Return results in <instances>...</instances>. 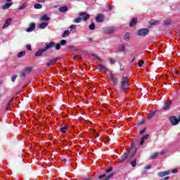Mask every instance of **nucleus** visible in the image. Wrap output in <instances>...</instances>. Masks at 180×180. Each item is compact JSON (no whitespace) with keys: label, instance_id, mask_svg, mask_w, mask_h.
Returning <instances> with one entry per match:
<instances>
[{"label":"nucleus","instance_id":"f257e3e1","mask_svg":"<svg viewBox=\"0 0 180 180\" xmlns=\"http://www.w3.org/2000/svg\"><path fill=\"white\" fill-rule=\"evenodd\" d=\"M127 88H129V78L123 76L121 81V89H122V91H126Z\"/></svg>","mask_w":180,"mask_h":180},{"label":"nucleus","instance_id":"f03ea898","mask_svg":"<svg viewBox=\"0 0 180 180\" xmlns=\"http://www.w3.org/2000/svg\"><path fill=\"white\" fill-rule=\"evenodd\" d=\"M150 32V30L147 28H142L138 30L137 35L140 36L141 37H146L147 34Z\"/></svg>","mask_w":180,"mask_h":180},{"label":"nucleus","instance_id":"7ed1b4c3","mask_svg":"<svg viewBox=\"0 0 180 180\" xmlns=\"http://www.w3.org/2000/svg\"><path fill=\"white\" fill-rule=\"evenodd\" d=\"M79 16L82 17V20H84V22H86L91 18V15L86 12H80Z\"/></svg>","mask_w":180,"mask_h":180},{"label":"nucleus","instance_id":"20e7f679","mask_svg":"<svg viewBox=\"0 0 180 180\" xmlns=\"http://www.w3.org/2000/svg\"><path fill=\"white\" fill-rule=\"evenodd\" d=\"M129 154H130V150H127L124 153V154L120 157L119 161L120 162H124L126 160H127V158L129 157Z\"/></svg>","mask_w":180,"mask_h":180},{"label":"nucleus","instance_id":"39448f33","mask_svg":"<svg viewBox=\"0 0 180 180\" xmlns=\"http://www.w3.org/2000/svg\"><path fill=\"white\" fill-rule=\"evenodd\" d=\"M179 119L176 118L175 116H172L169 117L170 122L173 126H176L180 122V116L179 117Z\"/></svg>","mask_w":180,"mask_h":180},{"label":"nucleus","instance_id":"423d86ee","mask_svg":"<svg viewBox=\"0 0 180 180\" xmlns=\"http://www.w3.org/2000/svg\"><path fill=\"white\" fill-rule=\"evenodd\" d=\"M104 20H105V15L103 14H98L96 17V22H97V23H102V22H103Z\"/></svg>","mask_w":180,"mask_h":180},{"label":"nucleus","instance_id":"0eeeda50","mask_svg":"<svg viewBox=\"0 0 180 180\" xmlns=\"http://www.w3.org/2000/svg\"><path fill=\"white\" fill-rule=\"evenodd\" d=\"M60 57H56L51 60H49L47 63L46 65L47 67H51V65H53V64H56V63H57V61H58V60H60Z\"/></svg>","mask_w":180,"mask_h":180},{"label":"nucleus","instance_id":"6e6552de","mask_svg":"<svg viewBox=\"0 0 180 180\" xmlns=\"http://www.w3.org/2000/svg\"><path fill=\"white\" fill-rule=\"evenodd\" d=\"M34 29H36V24H34V22H31L29 25L28 28L26 30V32H27V33H30V32H33Z\"/></svg>","mask_w":180,"mask_h":180},{"label":"nucleus","instance_id":"1a4fd4ad","mask_svg":"<svg viewBox=\"0 0 180 180\" xmlns=\"http://www.w3.org/2000/svg\"><path fill=\"white\" fill-rule=\"evenodd\" d=\"M171 105H172V101H168L162 109L163 110H168L171 108Z\"/></svg>","mask_w":180,"mask_h":180},{"label":"nucleus","instance_id":"9d476101","mask_svg":"<svg viewBox=\"0 0 180 180\" xmlns=\"http://www.w3.org/2000/svg\"><path fill=\"white\" fill-rule=\"evenodd\" d=\"M148 137H150V135L148 134H146L144 136H143L141 138V141L139 143L140 146H143V144H144V141H146V140H147V139H148Z\"/></svg>","mask_w":180,"mask_h":180},{"label":"nucleus","instance_id":"9b49d317","mask_svg":"<svg viewBox=\"0 0 180 180\" xmlns=\"http://www.w3.org/2000/svg\"><path fill=\"white\" fill-rule=\"evenodd\" d=\"M52 47H56V43L55 42H50L49 44H47L44 49L45 51H47L49 49H52Z\"/></svg>","mask_w":180,"mask_h":180},{"label":"nucleus","instance_id":"f8f14e48","mask_svg":"<svg viewBox=\"0 0 180 180\" xmlns=\"http://www.w3.org/2000/svg\"><path fill=\"white\" fill-rule=\"evenodd\" d=\"M46 51V49L44 48L39 49L38 51L36 52L34 54L35 57H41L43 55L44 52Z\"/></svg>","mask_w":180,"mask_h":180},{"label":"nucleus","instance_id":"ddd939ff","mask_svg":"<svg viewBox=\"0 0 180 180\" xmlns=\"http://www.w3.org/2000/svg\"><path fill=\"white\" fill-rule=\"evenodd\" d=\"M109 78L114 85H116L117 84V79L115 77V75L113 74H110Z\"/></svg>","mask_w":180,"mask_h":180},{"label":"nucleus","instance_id":"4468645a","mask_svg":"<svg viewBox=\"0 0 180 180\" xmlns=\"http://www.w3.org/2000/svg\"><path fill=\"white\" fill-rule=\"evenodd\" d=\"M39 20H41V22H49L50 17H48V15L45 14L39 18Z\"/></svg>","mask_w":180,"mask_h":180},{"label":"nucleus","instance_id":"2eb2a0df","mask_svg":"<svg viewBox=\"0 0 180 180\" xmlns=\"http://www.w3.org/2000/svg\"><path fill=\"white\" fill-rule=\"evenodd\" d=\"M11 23H12V18L6 19L4 25H3V29H5V27H8V26H9Z\"/></svg>","mask_w":180,"mask_h":180},{"label":"nucleus","instance_id":"dca6fc26","mask_svg":"<svg viewBox=\"0 0 180 180\" xmlns=\"http://www.w3.org/2000/svg\"><path fill=\"white\" fill-rule=\"evenodd\" d=\"M98 71H104V72H108V70L103 65H99L98 67Z\"/></svg>","mask_w":180,"mask_h":180},{"label":"nucleus","instance_id":"f3484780","mask_svg":"<svg viewBox=\"0 0 180 180\" xmlns=\"http://www.w3.org/2000/svg\"><path fill=\"white\" fill-rule=\"evenodd\" d=\"M169 174H170L169 171L161 172L158 173V176L160 178H163V176H165V175H169Z\"/></svg>","mask_w":180,"mask_h":180},{"label":"nucleus","instance_id":"a211bd4d","mask_svg":"<svg viewBox=\"0 0 180 180\" xmlns=\"http://www.w3.org/2000/svg\"><path fill=\"white\" fill-rule=\"evenodd\" d=\"M115 32V28L113 27H108L105 30V33L107 34H112V33Z\"/></svg>","mask_w":180,"mask_h":180},{"label":"nucleus","instance_id":"6ab92c4d","mask_svg":"<svg viewBox=\"0 0 180 180\" xmlns=\"http://www.w3.org/2000/svg\"><path fill=\"white\" fill-rule=\"evenodd\" d=\"M47 26H49V22H44L39 24V29H46L47 27Z\"/></svg>","mask_w":180,"mask_h":180},{"label":"nucleus","instance_id":"aec40b11","mask_svg":"<svg viewBox=\"0 0 180 180\" xmlns=\"http://www.w3.org/2000/svg\"><path fill=\"white\" fill-rule=\"evenodd\" d=\"M155 116V111H152L149 113H148V116L146 117V119L150 120L153 119Z\"/></svg>","mask_w":180,"mask_h":180},{"label":"nucleus","instance_id":"412c9836","mask_svg":"<svg viewBox=\"0 0 180 180\" xmlns=\"http://www.w3.org/2000/svg\"><path fill=\"white\" fill-rule=\"evenodd\" d=\"M137 24V18H133L130 22H129V26L130 27H133V26H134L135 25Z\"/></svg>","mask_w":180,"mask_h":180},{"label":"nucleus","instance_id":"4be33fe9","mask_svg":"<svg viewBox=\"0 0 180 180\" xmlns=\"http://www.w3.org/2000/svg\"><path fill=\"white\" fill-rule=\"evenodd\" d=\"M13 3H6L2 6L3 11H5V9H9L11 5H13Z\"/></svg>","mask_w":180,"mask_h":180},{"label":"nucleus","instance_id":"5701e85b","mask_svg":"<svg viewBox=\"0 0 180 180\" xmlns=\"http://www.w3.org/2000/svg\"><path fill=\"white\" fill-rule=\"evenodd\" d=\"M119 51L120 53H124V51H126V46H124V45L121 44L119 46Z\"/></svg>","mask_w":180,"mask_h":180},{"label":"nucleus","instance_id":"b1692460","mask_svg":"<svg viewBox=\"0 0 180 180\" xmlns=\"http://www.w3.org/2000/svg\"><path fill=\"white\" fill-rule=\"evenodd\" d=\"M131 36V34L130 32H127L124 35V40L127 41L129 39H130V37Z\"/></svg>","mask_w":180,"mask_h":180},{"label":"nucleus","instance_id":"393cba45","mask_svg":"<svg viewBox=\"0 0 180 180\" xmlns=\"http://www.w3.org/2000/svg\"><path fill=\"white\" fill-rule=\"evenodd\" d=\"M68 11V7L67 6H62L59 8V12L64 13V12H67Z\"/></svg>","mask_w":180,"mask_h":180},{"label":"nucleus","instance_id":"a878e982","mask_svg":"<svg viewBox=\"0 0 180 180\" xmlns=\"http://www.w3.org/2000/svg\"><path fill=\"white\" fill-rule=\"evenodd\" d=\"M24 71L26 72L27 74H30L33 71V68L27 67L24 69Z\"/></svg>","mask_w":180,"mask_h":180},{"label":"nucleus","instance_id":"bb28decb","mask_svg":"<svg viewBox=\"0 0 180 180\" xmlns=\"http://www.w3.org/2000/svg\"><path fill=\"white\" fill-rule=\"evenodd\" d=\"M70 30H65V31L63 32V35H62V37H63V38H64V37H68V36H70Z\"/></svg>","mask_w":180,"mask_h":180},{"label":"nucleus","instance_id":"cd10ccee","mask_svg":"<svg viewBox=\"0 0 180 180\" xmlns=\"http://www.w3.org/2000/svg\"><path fill=\"white\" fill-rule=\"evenodd\" d=\"M34 9H41L43 8V5L40 4H34Z\"/></svg>","mask_w":180,"mask_h":180},{"label":"nucleus","instance_id":"c85d7f7f","mask_svg":"<svg viewBox=\"0 0 180 180\" xmlns=\"http://www.w3.org/2000/svg\"><path fill=\"white\" fill-rule=\"evenodd\" d=\"M25 54H26V51H22L18 53V58H22V57H23V56H25Z\"/></svg>","mask_w":180,"mask_h":180},{"label":"nucleus","instance_id":"c756f323","mask_svg":"<svg viewBox=\"0 0 180 180\" xmlns=\"http://www.w3.org/2000/svg\"><path fill=\"white\" fill-rule=\"evenodd\" d=\"M81 20H82V18L81 17L76 18L74 19L75 23H81Z\"/></svg>","mask_w":180,"mask_h":180},{"label":"nucleus","instance_id":"7c9ffc66","mask_svg":"<svg viewBox=\"0 0 180 180\" xmlns=\"http://www.w3.org/2000/svg\"><path fill=\"white\" fill-rule=\"evenodd\" d=\"M26 75H27V73L25 72V70H22V72H20V78L23 77H26Z\"/></svg>","mask_w":180,"mask_h":180},{"label":"nucleus","instance_id":"2f4dec72","mask_svg":"<svg viewBox=\"0 0 180 180\" xmlns=\"http://www.w3.org/2000/svg\"><path fill=\"white\" fill-rule=\"evenodd\" d=\"M157 25H160V21L155 20L150 23V26H157Z\"/></svg>","mask_w":180,"mask_h":180},{"label":"nucleus","instance_id":"473e14b6","mask_svg":"<svg viewBox=\"0 0 180 180\" xmlns=\"http://www.w3.org/2000/svg\"><path fill=\"white\" fill-rule=\"evenodd\" d=\"M26 6H27V3H26V2L23 3V4L19 7L20 11H22V9H25V8H26Z\"/></svg>","mask_w":180,"mask_h":180},{"label":"nucleus","instance_id":"72a5a7b5","mask_svg":"<svg viewBox=\"0 0 180 180\" xmlns=\"http://www.w3.org/2000/svg\"><path fill=\"white\" fill-rule=\"evenodd\" d=\"M157 157H158V153H155L150 155V160H155Z\"/></svg>","mask_w":180,"mask_h":180},{"label":"nucleus","instance_id":"f704fd0d","mask_svg":"<svg viewBox=\"0 0 180 180\" xmlns=\"http://www.w3.org/2000/svg\"><path fill=\"white\" fill-rule=\"evenodd\" d=\"M68 129L67 128V126L63 127L60 128V130L61 133H65Z\"/></svg>","mask_w":180,"mask_h":180},{"label":"nucleus","instance_id":"c9c22d12","mask_svg":"<svg viewBox=\"0 0 180 180\" xmlns=\"http://www.w3.org/2000/svg\"><path fill=\"white\" fill-rule=\"evenodd\" d=\"M69 51H75V46H72V45H70L68 47Z\"/></svg>","mask_w":180,"mask_h":180},{"label":"nucleus","instance_id":"e433bc0d","mask_svg":"<svg viewBox=\"0 0 180 180\" xmlns=\"http://www.w3.org/2000/svg\"><path fill=\"white\" fill-rule=\"evenodd\" d=\"M89 30H95V24L92 22L89 26Z\"/></svg>","mask_w":180,"mask_h":180},{"label":"nucleus","instance_id":"4c0bfd02","mask_svg":"<svg viewBox=\"0 0 180 180\" xmlns=\"http://www.w3.org/2000/svg\"><path fill=\"white\" fill-rule=\"evenodd\" d=\"M136 164H137V159H134L132 162H131V165L133 167H136Z\"/></svg>","mask_w":180,"mask_h":180},{"label":"nucleus","instance_id":"58836bf2","mask_svg":"<svg viewBox=\"0 0 180 180\" xmlns=\"http://www.w3.org/2000/svg\"><path fill=\"white\" fill-rule=\"evenodd\" d=\"M60 46H65V44H67V40L65 39H63L60 41L59 44Z\"/></svg>","mask_w":180,"mask_h":180},{"label":"nucleus","instance_id":"ea45409f","mask_svg":"<svg viewBox=\"0 0 180 180\" xmlns=\"http://www.w3.org/2000/svg\"><path fill=\"white\" fill-rule=\"evenodd\" d=\"M70 32H72V30H76V29H77V25H70Z\"/></svg>","mask_w":180,"mask_h":180},{"label":"nucleus","instance_id":"a19ab883","mask_svg":"<svg viewBox=\"0 0 180 180\" xmlns=\"http://www.w3.org/2000/svg\"><path fill=\"white\" fill-rule=\"evenodd\" d=\"M146 123L145 120H141L137 123V126H141L142 124H144Z\"/></svg>","mask_w":180,"mask_h":180},{"label":"nucleus","instance_id":"79ce46f5","mask_svg":"<svg viewBox=\"0 0 180 180\" xmlns=\"http://www.w3.org/2000/svg\"><path fill=\"white\" fill-rule=\"evenodd\" d=\"M143 64H144V60H141L138 63L139 67H143Z\"/></svg>","mask_w":180,"mask_h":180},{"label":"nucleus","instance_id":"37998d69","mask_svg":"<svg viewBox=\"0 0 180 180\" xmlns=\"http://www.w3.org/2000/svg\"><path fill=\"white\" fill-rule=\"evenodd\" d=\"M18 78V75H14L13 77H12V82H15L16 81V79Z\"/></svg>","mask_w":180,"mask_h":180},{"label":"nucleus","instance_id":"c03bdc74","mask_svg":"<svg viewBox=\"0 0 180 180\" xmlns=\"http://www.w3.org/2000/svg\"><path fill=\"white\" fill-rule=\"evenodd\" d=\"M55 47L56 50H60V49H61V45L58 43L55 45Z\"/></svg>","mask_w":180,"mask_h":180},{"label":"nucleus","instance_id":"a18cd8bd","mask_svg":"<svg viewBox=\"0 0 180 180\" xmlns=\"http://www.w3.org/2000/svg\"><path fill=\"white\" fill-rule=\"evenodd\" d=\"M112 169H113V168H112V167L107 169L105 171L106 174H109V172H111V171H112Z\"/></svg>","mask_w":180,"mask_h":180},{"label":"nucleus","instance_id":"49530a36","mask_svg":"<svg viewBox=\"0 0 180 180\" xmlns=\"http://www.w3.org/2000/svg\"><path fill=\"white\" fill-rule=\"evenodd\" d=\"M75 58H77V60H82V57H81V55H76Z\"/></svg>","mask_w":180,"mask_h":180},{"label":"nucleus","instance_id":"de8ad7c7","mask_svg":"<svg viewBox=\"0 0 180 180\" xmlns=\"http://www.w3.org/2000/svg\"><path fill=\"white\" fill-rule=\"evenodd\" d=\"M146 130H147V128H143L142 130L140 131V134H143L145 133Z\"/></svg>","mask_w":180,"mask_h":180},{"label":"nucleus","instance_id":"09e8293b","mask_svg":"<svg viewBox=\"0 0 180 180\" xmlns=\"http://www.w3.org/2000/svg\"><path fill=\"white\" fill-rule=\"evenodd\" d=\"M178 169H174L172 171V174H176V172H178Z\"/></svg>","mask_w":180,"mask_h":180},{"label":"nucleus","instance_id":"8fccbe9b","mask_svg":"<svg viewBox=\"0 0 180 180\" xmlns=\"http://www.w3.org/2000/svg\"><path fill=\"white\" fill-rule=\"evenodd\" d=\"M120 70L123 71V70H124V67L122 65V63H120Z\"/></svg>","mask_w":180,"mask_h":180},{"label":"nucleus","instance_id":"3c124183","mask_svg":"<svg viewBox=\"0 0 180 180\" xmlns=\"http://www.w3.org/2000/svg\"><path fill=\"white\" fill-rule=\"evenodd\" d=\"M110 64H115V63H116V60H115L113 59H110Z\"/></svg>","mask_w":180,"mask_h":180},{"label":"nucleus","instance_id":"603ef678","mask_svg":"<svg viewBox=\"0 0 180 180\" xmlns=\"http://www.w3.org/2000/svg\"><path fill=\"white\" fill-rule=\"evenodd\" d=\"M26 47H27V50H30V51L32 50V46H30V45H27Z\"/></svg>","mask_w":180,"mask_h":180},{"label":"nucleus","instance_id":"864d4df0","mask_svg":"<svg viewBox=\"0 0 180 180\" xmlns=\"http://www.w3.org/2000/svg\"><path fill=\"white\" fill-rule=\"evenodd\" d=\"M151 168V166L148 165V166H145L144 169H150Z\"/></svg>","mask_w":180,"mask_h":180},{"label":"nucleus","instance_id":"5fc2aeb1","mask_svg":"<svg viewBox=\"0 0 180 180\" xmlns=\"http://www.w3.org/2000/svg\"><path fill=\"white\" fill-rule=\"evenodd\" d=\"M95 57H96V58H98V61L102 62V59H101V58H99V56H95Z\"/></svg>","mask_w":180,"mask_h":180},{"label":"nucleus","instance_id":"6e6d98bb","mask_svg":"<svg viewBox=\"0 0 180 180\" xmlns=\"http://www.w3.org/2000/svg\"><path fill=\"white\" fill-rule=\"evenodd\" d=\"M37 2H40L41 4H43V2H46V0H37Z\"/></svg>","mask_w":180,"mask_h":180},{"label":"nucleus","instance_id":"4d7b16f0","mask_svg":"<svg viewBox=\"0 0 180 180\" xmlns=\"http://www.w3.org/2000/svg\"><path fill=\"white\" fill-rule=\"evenodd\" d=\"M135 155H136V150L131 155V158L134 157Z\"/></svg>","mask_w":180,"mask_h":180},{"label":"nucleus","instance_id":"13d9d810","mask_svg":"<svg viewBox=\"0 0 180 180\" xmlns=\"http://www.w3.org/2000/svg\"><path fill=\"white\" fill-rule=\"evenodd\" d=\"M11 105H12V101H8V106H11Z\"/></svg>","mask_w":180,"mask_h":180},{"label":"nucleus","instance_id":"bf43d9fd","mask_svg":"<svg viewBox=\"0 0 180 180\" xmlns=\"http://www.w3.org/2000/svg\"><path fill=\"white\" fill-rule=\"evenodd\" d=\"M87 39L89 40V41H92V40H94V39H92V37H88Z\"/></svg>","mask_w":180,"mask_h":180},{"label":"nucleus","instance_id":"052dcab7","mask_svg":"<svg viewBox=\"0 0 180 180\" xmlns=\"http://www.w3.org/2000/svg\"><path fill=\"white\" fill-rule=\"evenodd\" d=\"M108 9H109V11H112V5L108 6Z\"/></svg>","mask_w":180,"mask_h":180},{"label":"nucleus","instance_id":"680f3d73","mask_svg":"<svg viewBox=\"0 0 180 180\" xmlns=\"http://www.w3.org/2000/svg\"><path fill=\"white\" fill-rule=\"evenodd\" d=\"M134 144H135L134 142L131 143V146L130 149H131L132 147H134Z\"/></svg>","mask_w":180,"mask_h":180},{"label":"nucleus","instance_id":"e2e57ef3","mask_svg":"<svg viewBox=\"0 0 180 180\" xmlns=\"http://www.w3.org/2000/svg\"><path fill=\"white\" fill-rule=\"evenodd\" d=\"M168 179H169V176L165 177V180H168Z\"/></svg>","mask_w":180,"mask_h":180},{"label":"nucleus","instance_id":"0e129e2a","mask_svg":"<svg viewBox=\"0 0 180 180\" xmlns=\"http://www.w3.org/2000/svg\"><path fill=\"white\" fill-rule=\"evenodd\" d=\"M62 161H64V162H67V159H63Z\"/></svg>","mask_w":180,"mask_h":180},{"label":"nucleus","instance_id":"69168bd1","mask_svg":"<svg viewBox=\"0 0 180 180\" xmlns=\"http://www.w3.org/2000/svg\"><path fill=\"white\" fill-rule=\"evenodd\" d=\"M6 2H12V0H6Z\"/></svg>","mask_w":180,"mask_h":180},{"label":"nucleus","instance_id":"338daca9","mask_svg":"<svg viewBox=\"0 0 180 180\" xmlns=\"http://www.w3.org/2000/svg\"><path fill=\"white\" fill-rule=\"evenodd\" d=\"M95 137H99V134H97V135Z\"/></svg>","mask_w":180,"mask_h":180},{"label":"nucleus","instance_id":"774afa93","mask_svg":"<svg viewBox=\"0 0 180 180\" xmlns=\"http://www.w3.org/2000/svg\"><path fill=\"white\" fill-rule=\"evenodd\" d=\"M84 180H91V179H84Z\"/></svg>","mask_w":180,"mask_h":180}]
</instances>
